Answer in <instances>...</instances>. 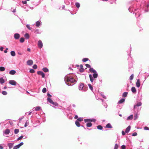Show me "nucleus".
I'll return each instance as SVG.
<instances>
[{
  "label": "nucleus",
  "mask_w": 149,
  "mask_h": 149,
  "mask_svg": "<svg viewBox=\"0 0 149 149\" xmlns=\"http://www.w3.org/2000/svg\"><path fill=\"white\" fill-rule=\"evenodd\" d=\"M76 77L75 74L72 73L67 74L64 77L65 82L68 86H72L76 83Z\"/></svg>",
  "instance_id": "obj_1"
},
{
  "label": "nucleus",
  "mask_w": 149,
  "mask_h": 149,
  "mask_svg": "<svg viewBox=\"0 0 149 149\" xmlns=\"http://www.w3.org/2000/svg\"><path fill=\"white\" fill-rule=\"evenodd\" d=\"M98 74L97 73H93V76L91 74H89V77L91 82L93 83L94 81V79H96L98 77Z\"/></svg>",
  "instance_id": "obj_2"
},
{
  "label": "nucleus",
  "mask_w": 149,
  "mask_h": 149,
  "mask_svg": "<svg viewBox=\"0 0 149 149\" xmlns=\"http://www.w3.org/2000/svg\"><path fill=\"white\" fill-rule=\"evenodd\" d=\"M10 132V130L8 129H6L3 132V134L4 136L8 135Z\"/></svg>",
  "instance_id": "obj_3"
},
{
  "label": "nucleus",
  "mask_w": 149,
  "mask_h": 149,
  "mask_svg": "<svg viewBox=\"0 0 149 149\" xmlns=\"http://www.w3.org/2000/svg\"><path fill=\"white\" fill-rule=\"evenodd\" d=\"M38 48L40 49H41L42 47L43 44L42 42L40 40H39L38 41Z\"/></svg>",
  "instance_id": "obj_4"
},
{
  "label": "nucleus",
  "mask_w": 149,
  "mask_h": 149,
  "mask_svg": "<svg viewBox=\"0 0 149 149\" xmlns=\"http://www.w3.org/2000/svg\"><path fill=\"white\" fill-rule=\"evenodd\" d=\"M132 6H130L128 9L129 11L131 13H133L134 14V12L135 10Z\"/></svg>",
  "instance_id": "obj_5"
},
{
  "label": "nucleus",
  "mask_w": 149,
  "mask_h": 149,
  "mask_svg": "<svg viewBox=\"0 0 149 149\" xmlns=\"http://www.w3.org/2000/svg\"><path fill=\"white\" fill-rule=\"evenodd\" d=\"M20 37V35L18 33H15L14 35V37L15 40L18 39Z\"/></svg>",
  "instance_id": "obj_6"
},
{
  "label": "nucleus",
  "mask_w": 149,
  "mask_h": 149,
  "mask_svg": "<svg viewBox=\"0 0 149 149\" xmlns=\"http://www.w3.org/2000/svg\"><path fill=\"white\" fill-rule=\"evenodd\" d=\"M9 83L13 86H15L16 84V82L14 80H10L9 81Z\"/></svg>",
  "instance_id": "obj_7"
},
{
  "label": "nucleus",
  "mask_w": 149,
  "mask_h": 149,
  "mask_svg": "<svg viewBox=\"0 0 149 149\" xmlns=\"http://www.w3.org/2000/svg\"><path fill=\"white\" fill-rule=\"evenodd\" d=\"M37 73L38 74L41 75L42 76V77H45V74L42 72L41 71H38L37 72Z\"/></svg>",
  "instance_id": "obj_8"
},
{
  "label": "nucleus",
  "mask_w": 149,
  "mask_h": 149,
  "mask_svg": "<svg viewBox=\"0 0 149 149\" xmlns=\"http://www.w3.org/2000/svg\"><path fill=\"white\" fill-rule=\"evenodd\" d=\"M84 84L83 83H80L79 86V89L80 91L82 90L84 88Z\"/></svg>",
  "instance_id": "obj_9"
},
{
  "label": "nucleus",
  "mask_w": 149,
  "mask_h": 149,
  "mask_svg": "<svg viewBox=\"0 0 149 149\" xmlns=\"http://www.w3.org/2000/svg\"><path fill=\"white\" fill-rule=\"evenodd\" d=\"M27 64L29 65H31L33 64V61L31 60H29L27 62Z\"/></svg>",
  "instance_id": "obj_10"
},
{
  "label": "nucleus",
  "mask_w": 149,
  "mask_h": 149,
  "mask_svg": "<svg viewBox=\"0 0 149 149\" xmlns=\"http://www.w3.org/2000/svg\"><path fill=\"white\" fill-rule=\"evenodd\" d=\"M136 11H137V10H135V11L134 12V13H135V17H136V18H137L139 17L140 16V13H139V12H138V13H137L136 12Z\"/></svg>",
  "instance_id": "obj_11"
},
{
  "label": "nucleus",
  "mask_w": 149,
  "mask_h": 149,
  "mask_svg": "<svg viewBox=\"0 0 149 149\" xmlns=\"http://www.w3.org/2000/svg\"><path fill=\"white\" fill-rule=\"evenodd\" d=\"M136 86L138 88H139L140 86V83L139 79H138L136 83Z\"/></svg>",
  "instance_id": "obj_12"
},
{
  "label": "nucleus",
  "mask_w": 149,
  "mask_h": 149,
  "mask_svg": "<svg viewBox=\"0 0 149 149\" xmlns=\"http://www.w3.org/2000/svg\"><path fill=\"white\" fill-rule=\"evenodd\" d=\"M41 22L39 21H38L36 22V26L37 27H39V26L41 24Z\"/></svg>",
  "instance_id": "obj_13"
},
{
  "label": "nucleus",
  "mask_w": 149,
  "mask_h": 149,
  "mask_svg": "<svg viewBox=\"0 0 149 149\" xmlns=\"http://www.w3.org/2000/svg\"><path fill=\"white\" fill-rule=\"evenodd\" d=\"M89 70L91 73H94L97 72L96 70L92 68H90L89 69Z\"/></svg>",
  "instance_id": "obj_14"
},
{
  "label": "nucleus",
  "mask_w": 149,
  "mask_h": 149,
  "mask_svg": "<svg viewBox=\"0 0 149 149\" xmlns=\"http://www.w3.org/2000/svg\"><path fill=\"white\" fill-rule=\"evenodd\" d=\"M131 129V127L130 125L129 126L127 127L126 128L125 132L126 133H128L130 130Z\"/></svg>",
  "instance_id": "obj_15"
},
{
  "label": "nucleus",
  "mask_w": 149,
  "mask_h": 149,
  "mask_svg": "<svg viewBox=\"0 0 149 149\" xmlns=\"http://www.w3.org/2000/svg\"><path fill=\"white\" fill-rule=\"evenodd\" d=\"M16 72V71L14 70H11L9 72V74L11 75H14Z\"/></svg>",
  "instance_id": "obj_16"
},
{
  "label": "nucleus",
  "mask_w": 149,
  "mask_h": 149,
  "mask_svg": "<svg viewBox=\"0 0 149 149\" xmlns=\"http://www.w3.org/2000/svg\"><path fill=\"white\" fill-rule=\"evenodd\" d=\"M131 91L132 92L134 93H136V88L134 87H132L131 88Z\"/></svg>",
  "instance_id": "obj_17"
},
{
  "label": "nucleus",
  "mask_w": 149,
  "mask_h": 149,
  "mask_svg": "<svg viewBox=\"0 0 149 149\" xmlns=\"http://www.w3.org/2000/svg\"><path fill=\"white\" fill-rule=\"evenodd\" d=\"M53 104V107L54 108H55L56 107H58V104L55 102H53L52 104Z\"/></svg>",
  "instance_id": "obj_18"
},
{
  "label": "nucleus",
  "mask_w": 149,
  "mask_h": 149,
  "mask_svg": "<svg viewBox=\"0 0 149 149\" xmlns=\"http://www.w3.org/2000/svg\"><path fill=\"white\" fill-rule=\"evenodd\" d=\"M34 33L36 34H40L41 33V31L38 29H36L35 30Z\"/></svg>",
  "instance_id": "obj_19"
},
{
  "label": "nucleus",
  "mask_w": 149,
  "mask_h": 149,
  "mask_svg": "<svg viewBox=\"0 0 149 149\" xmlns=\"http://www.w3.org/2000/svg\"><path fill=\"white\" fill-rule=\"evenodd\" d=\"M125 99L124 98H122L118 102V103L120 104L122 103L125 102Z\"/></svg>",
  "instance_id": "obj_20"
},
{
  "label": "nucleus",
  "mask_w": 149,
  "mask_h": 149,
  "mask_svg": "<svg viewBox=\"0 0 149 149\" xmlns=\"http://www.w3.org/2000/svg\"><path fill=\"white\" fill-rule=\"evenodd\" d=\"M13 143H8L7 144L8 146L9 147L10 149L11 148L13 147Z\"/></svg>",
  "instance_id": "obj_21"
},
{
  "label": "nucleus",
  "mask_w": 149,
  "mask_h": 149,
  "mask_svg": "<svg viewBox=\"0 0 149 149\" xmlns=\"http://www.w3.org/2000/svg\"><path fill=\"white\" fill-rule=\"evenodd\" d=\"M142 104L141 102H137L136 103V105H135L134 106V108H135L136 106L137 107H139V106H141L142 105Z\"/></svg>",
  "instance_id": "obj_22"
},
{
  "label": "nucleus",
  "mask_w": 149,
  "mask_h": 149,
  "mask_svg": "<svg viewBox=\"0 0 149 149\" xmlns=\"http://www.w3.org/2000/svg\"><path fill=\"white\" fill-rule=\"evenodd\" d=\"M47 101L51 104H52L53 102L52 100L49 97H47Z\"/></svg>",
  "instance_id": "obj_23"
},
{
  "label": "nucleus",
  "mask_w": 149,
  "mask_h": 149,
  "mask_svg": "<svg viewBox=\"0 0 149 149\" xmlns=\"http://www.w3.org/2000/svg\"><path fill=\"white\" fill-rule=\"evenodd\" d=\"M128 93L127 92H124L122 95L123 97H125L127 96Z\"/></svg>",
  "instance_id": "obj_24"
},
{
  "label": "nucleus",
  "mask_w": 149,
  "mask_h": 149,
  "mask_svg": "<svg viewBox=\"0 0 149 149\" xmlns=\"http://www.w3.org/2000/svg\"><path fill=\"white\" fill-rule=\"evenodd\" d=\"M75 123L76 125L78 127H79L80 126V123L79 121L77 120H76L75 122Z\"/></svg>",
  "instance_id": "obj_25"
},
{
  "label": "nucleus",
  "mask_w": 149,
  "mask_h": 149,
  "mask_svg": "<svg viewBox=\"0 0 149 149\" xmlns=\"http://www.w3.org/2000/svg\"><path fill=\"white\" fill-rule=\"evenodd\" d=\"M26 27L27 28L30 30H31L32 29V27L30 26V25L29 24H26Z\"/></svg>",
  "instance_id": "obj_26"
},
{
  "label": "nucleus",
  "mask_w": 149,
  "mask_h": 149,
  "mask_svg": "<svg viewBox=\"0 0 149 149\" xmlns=\"http://www.w3.org/2000/svg\"><path fill=\"white\" fill-rule=\"evenodd\" d=\"M10 54L13 56H14L15 55V53L14 51H12L10 52Z\"/></svg>",
  "instance_id": "obj_27"
},
{
  "label": "nucleus",
  "mask_w": 149,
  "mask_h": 149,
  "mask_svg": "<svg viewBox=\"0 0 149 149\" xmlns=\"http://www.w3.org/2000/svg\"><path fill=\"white\" fill-rule=\"evenodd\" d=\"M106 127L107 128H112V126L110 123H108L106 126Z\"/></svg>",
  "instance_id": "obj_28"
},
{
  "label": "nucleus",
  "mask_w": 149,
  "mask_h": 149,
  "mask_svg": "<svg viewBox=\"0 0 149 149\" xmlns=\"http://www.w3.org/2000/svg\"><path fill=\"white\" fill-rule=\"evenodd\" d=\"M5 82L4 80L3 79V78L1 77L0 78V83L2 84L4 83Z\"/></svg>",
  "instance_id": "obj_29"
},
{
  "label": "nucleus",
  "mask_w": 149,
  "mask_h": 149,
  "mask_svg": "<svg viewBox=\"0 0 149 149\" xmlns=\"http://www.w3.org/2000/svg\"><path fill=\"white\" fill-rule=\"evenodd\" d=\"M133 117V115H131L129 116L127 118V120H131L132 119Z\"/></svg>",
  "instance_id": "obj_30"
},
{
  "label": "nucleus",
  "mask_w": 149,
  "mask_h": 149,
  "mask_svg": "<svg viewBox=\"0 0 149 149\" xmlns=\"http://www.w3.org/2000/svg\"><path fill=\"white\" fill-rule=\"evenodd\" d=\"M42 70L45 72H48L49 71V70L47 68H43Z\"/></svg>",
  "instance_id": "obj_31"
},
{
  "label": "nucleus",
  "mask_w": 149,
  "mask_h": 149,
  "mask_svg": "<svg viewBox=\"0 0 149 149\" xmlns=\"http://www.w3.org/2000/svg\"><path fill=\"white\" fill-rule=\"evenodd\" d=\"M5 70V68L3 66L0 67V71L3 72Z\"/></svg>",
  "instance_id": "obj_32"
},
{
  "label": "nucleus",
  "mask_w": 149,
  "mask_h": 149,
  "mask_svg": "<svg viewBox=\"0 0 149 149\" xmlns=\"http://www.w3.org/2000/svg\"><path fill=\"white\" fill-rule=\"evenodd\" d=\"M97 129L99 130H102L103 129V127L101 125H99L97 126Z\"/></svg>",
  "instance_id": "obj_33"
},
{
  "label": "nucleus",
  "mask_w": 149,
  "mask_h": 149,
  "mask_svg": "<svg viewBox=\"0 0 149 149\" xmlns=\"http://www.w3.org/2000/svg\"><path fill=\"white\" fill-rule=\"evenodd\" d=\"M92 125V124L91 122L88 123L86 124V126L88 127H91Z\"/></svg>",
  "instance_id": "obj_34"
},
{
  "label": "nucleus",
  "mask_w": 149,
  "mask_h": 149,
  "mask_svg": "<svg viewBox=\"0 0 149 149\" xmlns=\"http://www.w3.org/2000/svg\"><path fill=\"white\" fill-rule=\"evenodd\" d=\"M88 85L89 86V88L91 91H93V88L92 86L90 84H88Z\"/></svg>",
  "instance_id": "obj_35"
},
{
  "label": "nucleus",
  "mask_w": 149,
  "mask_h": 149,
  "mask_svg": "<svg viewBox=\"0 0 149 149\" xmlns=\"http://www.w3.org/2000/svg\"><path fill=\"white\" fill-rule=\"evenodd\" d=\"M89 60V59L88 58H83L82 60V61L83 62H86L87 61H88Z\"/></svg>",
  "instance_id": "obj_36"
},
{
  "label": "nucleus",
  "mask_w": 149,
  "mask_h": 149,
  "mask_svg": "<svg viewBox=\"0 0 149 149\" xmlns=\"http://www.w3.org/2000/svg\"><path fill=\"white\" fill-rule=\"evenodd\" d=\"M19 132V130L17 129H15L14 130V133L15 134H17Z\"/></svg>",
  "instance_id": "obj_37"
},
{
  "label": "nucleus",
  "mask_w": 149,
  "mask_h": 149,
  "mask_svg": "<svg viewBox=\"0 0 149 149\" xmlns=\"http://www.w3.org/2000/svg\"><path fill=\"white\" fill-rule=\"evenodd\" d=\"M35 108L36 111H38L40 110L41 109V107H40L38 106L36 107Z\"/></svg>",
  "instance_id": "obj_38"
},
{
  "label": "nucleus",
  "mask_w": 149,
  "mask_h": 149,
  "mask_svg": "<svg viewBox=\"0 0 149 149\" xmlns=\"http://www.w3.org/2000/svg\"><path fill=\"white\" fill-rule=\"evenodd\" d=\"M75 6L77 8H79L80 6V4L79 3L76 2L75 3Z\"/></svg>",
  "instance_id": "obj_39"
},
{
  "label": "nucleus",
  "mask_w": 149,
  "mask_h": 149,
  "mask_svg": "<svg viewBox=\"0 0 149 149\" xmlns=\"http://www.w3.org/2000/svg\"><path fill=\"white\" fill-rule=\"evenodd\" d=\"M24 36L26 39H28L29 38V35L28 33H26L24 35Z\"/></svg>",
  "instance_id": "obj_40"
},
{
  "label": "nucleus",
  "mask_w": 149,
  "mask_h": 149,
  "mask_svg": "<svg viewBox=\"0 0 149 149\" xmlns=\"http://www.w3.org/2000/svg\"><path fill=\"white\" fill-rule=\"evenodd\" d=\"M19 41L20 42L23 43L24 41V38H20Z\"/></svg>",
  "instance_id": "obj_41"
},
{
  "label": "nucleus",
  "mask_w": 149,
  "mask_h": 149,
  "mask_svg": "<svg viewBox=\"0 0 149 149\" xmlns=\"http://www.w3.org/2000/svg\"><path fill=\"white\" fill-rule=\"evenodd\" d=\"M134 75L133 74H132L130 77V80H133L134 78Z\"/></svg>",
  "instance_id": "obj_42"
},
{
  "label": "nucleus",
  "mask_w": 149,
  "mask_h": 149,
  "mask_svg": "<svg viewBox=\"0 0 149 149\" xmlns=\"http://www.w3.org/2000/svg\"><path fill=\"white\" fill-rule=\"evenodd\" d=\"M83 118L81 117L79 118H78L77 120L79 122H81L83 121Z\"/></svg>",
  "instance_id": "obj_43"
},
{
  "label": "nucleus",
  "mask_w": 149,
  "mask_h": 149,
  "mask_svg": "<svg viewBox=\"0 0 149 149\" xmlns=\"http://www.w3.org/2000/svg\"><path fill=\"white\" fill-rule=\"evenodd\" d=\"M84 122L87 123L88 122H90V119H86L84 120Z\"/></svg>",
  "instance_id": "obj_44"
},
{
  "label": "nucleus",
  "mask_w": 149,
  "mask_h": 149,
  "mask_svg": "<svg viewBox=\"0 0 149 149\" xmlns=\"http://www.w3.org/2000/svg\"><path fill=\"white\" fill-rule=\"evenodd\" d=\"M1 93L3 95H6L7 94V93L5 91H3Z\"/></svg>",
  "instance_id": "obj_45"
},
{
  "label": "nucleus",
  "mask_w": 149,
  "mask_h": 149,
  "mask_svg": "<svg viewBox=\"0 0 149 149\" xmlns=\"http://www.w3.org/2000/svg\"><path fill=\"white\" fill-rule=\"evenodd\" d=\"M138 116L137 115V113H136L135 114L134 116V120H136L138 118Z\"/></svg>",
  "instance_id": "obj_46"
},
{
  "label": "nucleus",
  "mask_w": 149,
  "mask_h": 149,
  "mask_svg": "<svg viewBox=\"0 0 149 149\" xmlns=\"http://www.w3.org/2000/svg\"><path fill=\"white\" fill-rule=\"evenodd\" d=\"M23 135H22L19 137H18L17 139V141H19L22 139V138L23 137Z\"/></svg>",
  "instance_id": "obj_47"
},
{
  "label": "nucleus",
  "mask_w": 149,
  "mask_h": 149,
  "mask_svg": "<svg viewBox=\"0 0 149 149\" xmlns=\"http://www.w3.org/2000/svg\"><path fill=\"white\" fill-rule=\"evenodd\" d=\"M47 91V89L45 88H44L42 90V92L43 93H45Z\"/></svg>",
  "instance_id": "obj_48"
},
{
  "label": "nucleus",
  "mask_w": 149,
  "mask_h": 149,
  "mask_svg": "<svg viewBox=\"0 0 149 149\" xmlns=\"http://www.w3.org/2000/svg\"><path fill=\"white\" fill-rule=\"evenodd\" d=\"M96 121V120L95 119H93V118H92V119H90V122L91 123V122H95Z\"/></svg>",
  "instance_id": "obj_49"
},
{
  "label": "nucleus",
  "mask_w": 149,
  "mask_h": 149,
  "mask_svg": "<svg viewBox=\"0 0 149 149\" xmlns=\"http://www.w3.org/2000/svg\"><path fill=\"white\" fill-rule=\"evenodd\" d=\"M118 146L117 144H116L115 145L114 149H118Z\"/></svg>",
  "instance_id": "obj_50"
},
{
  "label": "nucleus",
  "mask_w": 149,
  "mask_h": 149,
  "mask_svg": "<svg viewBox=\"0 0 149 149\" xmlns=\"http://www.w3.org/2000/svg\"><path fill=\"white\" fill-rule=\"evenodd\" d=\"M146 6L148 9L145 10V11L146 12H148V10H149V2L147 4Z\"/></svg>",
  "instance_id": "obj_51"
},
{
  "label": "nucleus",
  "mask_w": 149,
  "mask_h": 149,
  "mask_svg": "<svg viewBox=\"0 0 149 149\" xmlns=\"http://www.w3.org/2000/svg\"><path fill=\"white\" fill-rule=\"evenodd\" d=\"M29 72L31 73H33L35 72V70L33 69H31L30 70Z\"/></svg>",
  "instance_id": "obj_52"
},
{
  "label": "nucleus",
  "mask_w": 149,
  "mask_h": 149,
  "mask_svg": "<svg viewBox=\"0 0 149 149\" xmlns=\"http://www.w3.org/2000/svg\"><path fill=\"white\" fill-rule=\"evenodd\" d=\"M29 124V122H28V121H27L25 123L24 127H26L28 126Z\"/></svg>",
  "instance_id": "obj_53"
},
{
  "label": "nucleus",
  "mask_w": 149,
  "mask_h": 149,
  "mask_svg": "<svg viewBox=\"0 0 149 149\" xmlns=\"http://www.w3.org/2000/svg\"><path fill=\"white\" fill-rule=\"evenodd\" d=\"M144 129L146 130H149V128L147 126H145L144 127Z\"/></svg>",
  "instance_id": "obj_54"
},
{
  "label": "nucleus",
  "mask_w": 149,
  "mask_h": 149,
  "mask_svg": "<svg viewBox=\"0 0 149 149\" xmlns=\"http://www.w3.org/2000/svg\"><path fill=\"white\" fill-rule=\"evenodd\" d=\"M103 104L105 108H107V104L106 103H103Z\"/></svg>",
  "instance_id": "obj_55"
},
{
  "label": "nucleus",
  "mask_w": 149,
  "mask_h": 149,
  "mask_svg": "<svg viewBox=\"0 0 149 149\" xmlns=\"http://www.w3.org/2000/svg\"><path fill=\"white\" fill-rule=\"evenodd\" d=\"M33 67L34 69H36L37 68V66L36 64H34L33 65Z\"/></svg>",
  "instance_id": "obj_56"
},
{
  "label": "nucleus",
  "mask_w": 149,
  "mask_h": 149,
  "mask_svg": "<svg viewBox=\"0 0 149 149\" xmlns=\"http://www.w3.org/2000/svg\"><path fill=\"white\" fill-rule=\"evenodd\" d=\"M19 148V147L17 145L14 146L13 149H17Z\"/></svg>",
  "instance_id": "obj_57"
},
{
  "label": "nucleus",
  "mask_w": 149,
  "mask_h": 149,
  "mask_svg": "<svg viewBox=\"0 0 149 149\" xmlns=\"http://www.w3.org/2000/svg\"><path fill=\"white\" fill-rule=\"evenodd\" d=\"M85 66L87 67V68H91V65H89V64H86L85 65Z\"/></svg>",
  "instance_id": "obj_58"
},
{
  "label": "nucleus",
  "mask_w": 149,
  "mask_h": 149,
  "mask_svg": "<svg viewBox=\"0 0 149 149\" xmlns=\"http://www.w3.org/2000/svg\"><path fill=\"white\" fill-rule=\"evenodd\" d=\"M101 95L103 98L105 99H106V97L105 96H104L102 93H101Z\"/></svg>",
  "instance_id": "obj_59"
},
{
  "label": "nucleus",
  "mask_w": 149,
  "mask_h": 149,
  "mask_svg": "<svg viewBox=\"0 0 149 149\" xmlns=\"http://www.w3.org/2000/svg\"><path fill=\"white\" fill-rule=\"evenodd\" d=\"M125 146L124 145H123L121 146V149H125Z\"/></svg>",
  "instance_id": "obj_60"
},
{
  "label": "nucleus",
  "mask_w": 149,
  "mask_h": 149,
  "mask_svg": "<svg viewBox=\"0 0 149 149\" xmlns=\"http://www.w3.org/2000/svg\"><path fill=\"white\" fill-rule=\"evenodd\" d=\"M47 95L48 96V97L49 98L52 97V95L49 93H47Z\"/></svg>",
  "instance_id": "obj_61"
},
{
  "label": "nucleus",
  "mask_w": 149,
  "mask_h": 149,
  "mask_svg": "<svg viewBox=\"0 0 149 149\" xmlns=\"http://www.w3.org/2000/svg\"><path fill=\"white\" fill-rule=\"evenodd\" d=\"M137 135V133L136 132H134L132 134V136H136Z\"/></svg>",
  "instance_id": "obj_62"
},
{
  "label": "nucleus",
  "mask_w": 149,
  "mask_h": 149,
  "mask_svg": "<svg viewBox=\"0 0 149 149\" xmlns=\"http://www.w3.org/2000/svg\"><path fill=\"white\" fill-rule=\"evenodd\" d=\"M84 71V68L80 69L79 70V71L81 72H83Z\"/></svg>",
  "instance_id": "obj_63"
},
{
  "label": "nucleus",
  "mask_w": 149,
  "mask_h": 149,
  "mask_svg": "<svg viewBox=\"0 0 149 149\" xmlns=\"http://www.w3.org/2000/svg\"><path fill=\"white\" fill-rule=\"evenodd\" d=\"M125 132L124 131H122V134L123 135H125Z\"/></svg>",
  "instance_id": "obj_64"
}]
</instances>
